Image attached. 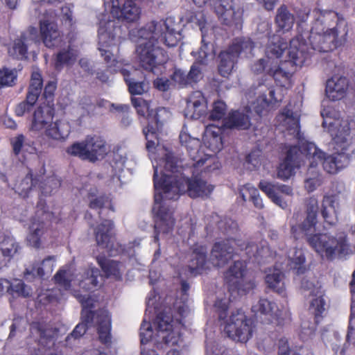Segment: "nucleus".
I'll use <instances>...</instances> for the list:
<instances>
[{
	"mask_svg": "<svg viewBox=\"0 0 355 355\" xmlns=\"http://www.w3.org/2000/svg\"><path fill=\"white\" fill-rule=\"evenodd\" d=\"M44 130V135L48 139L42 144L45 148L53 146V142L64 141L71 131L69 124L60 120L51 122Z\"/></svg>",
	"mask_w": 355,
	"mask_h": 355,
	"instance_id": "nucleus-15",
	"label": "nucleus"
},
{
	"mask_svg": "<svg viewBox=\"0 0 355 355\" xmlns=\"http://www.w3.org/2000/svg\"><path fill=\"white\" fill-rule=\"evenodd\" d=\"M348 88L349 80L346 77H332L327 81L325 92L330 100L339 101L346 96Z\"/></svg>",
	"mask_w": 355,
	"mask_h": 355,
	"instance_id": "nucleus-25",
	"label": "nucleus"
},
{
	"mask_svg": "<svg viewBox=\"0 0 355 355\" xmlns=\"http://www.w3.org/2000/svg\"><path fill=\"white\" fill-rule=\"evenodd\" d=\"M227 110L226 104L222 101H216L213 104V108L209 114V119L211 121L224 119Z\"/></svg>",
	"mask_w": 355,
	"mask_h": 355,
	"instance_id": "nucleus-58",
	"label": "nucleus"
},
{
	"mask_svg": "<svg viewBox=\"0 0 355 355\" xmlns=\"http://www.w3.org/2000/svg\"><path fill=\"white\" fill-rule=\"evenodd\" d=\"M40 32L42 42L47 48L54 47L60 40V33L58 24L52 19L40 20Z\"/></svg>",
	"mask_w": 355,
	"mask_h": 355,
	"instance_id": "nucleus-21",
	"label": "nucleus"
},
{
	"mask_svg": "<svg viewBox=\"0 0 355 355\" xmlns=\"http://www.w3.org/2000/svg\"><path fill=\"white\" fill-rule=\"evenodd\" d=\"M306 240L318 254L329 261L336 259H346L352 253L347 234L345 232H338L334 236L329 233H315Z\"/></svg>",
	"mask_w": 355,
	"mask_h": 355,
	"instance_id": "nucleus-4",
	"label": "nucleus"
},
{
	"mask_svg": "<svg viewBox=\"0 0 355 355\" xmlns=\"http://www.w3.org/2000/svg\"><path fill=\"white\" fill-rule=\"evenodd\" d=\"M97 332L99 340L103 344L111 343V318L109 312L105 309L96 311Z\"/></svg>",
	"mask_w": 355,
	"mask_h": 355,
	"instance_id": "nucleus-31",
	"label": "nucleus"
},
{
	"mask_svg": "<svg viewBox=\"0 0 355 355\" xmlns=\"http://www.w3.org/2000/svg\"><path fill=\"white\" fill-rule=\"evenodd\" d=\"M322 126L324 128H328V131L331 133V136L334 137L335 143L341 144V150H345L347 148V140L348 137L350 135L349 123L345 122L342 126V129L338 128L337 132H335L334 127L336 126V121L327 122V120H324L322 122Z\"/></svg>",
	"mask_w": 355,
	"mask_h": 355,
	"instance_id": "nucleus-35",
	"label": "nucleus"
},
{
	"mask_svg": "<svg viewBox=\"0 0 355 355\" xmlns=\"http://www.w3.org/2000/svg\"><path fill=\"white\" fill-rule=\"evenodd\" d=\"M337 202L335 195H325L323 197L320 213L324 222L329 225H334L338 221Z\"/></svg>",
	"mask_w": 355,
	"mask_h": 355,
	"instance_id": "nucleus-30",
	"label": "nucleus"
},
{
	"mask_svg": "<svg viewBox=\"0 0 355 355\" xmlns=\"http://www.w3.org/2000/svg\"><path fill=\"white\" fill-rule=\"evenodd\" d=\"M239 195L243 202L250 200L252 202L257 209H261L263 208V200L260 197L258 189L250 184H245L240 189Z\"/></svg>",
	"mask_w": 355,
	"mask_h": 355,
	"instance_id": "nucleus-46",
	"label": "nucleus"
},
{
	"mask_svg": "<svg viewBox=\"0 0 355 355\" xmlns=\"http://www.w3.org/2000/svg\"><path fill=\"white\" fill-rule=\"evenodd\" d=\"M284 275L277 269L268 273L265 277V282L267 287L279 295H284L286 291L284 282Z\"/></svg>",
	"mask_w": 355,
	"mask_h": 355,
	"instance_id": "nucleus-43",
	"label": "nucleus"
},
{
	"mask_svg": "<svg viewBox=\"0 0 355 355\" xmlns=\"http://www.w3.org/2000/svg\"><path fill=\"white\" fill-rule=\"evenodd\" d=\"M10 144L12 147V153L15 157H18L23 150L29 154H35L37 149L34 145V141L26 139L23 134H19L17 136L10 139Z\"/></svg>",
	"mask_w": 355,
	"mask_h": 355,
	"instance_id": "nucleus-40",
	"label": "nucleus"
},
{
	"mask_svg": "<svg viewBox=\"0 0 355 355\" xmlns=\"http://www.w3.org/2000/svg\"><path fill=\"white\" fill-rule=\"evenodd\" d=\"M17 73L15 69L3 67L0 69V87H12L15 85Z\"/></svg>",
	"mask_w": 355,
	"mask_h": 355,
	"instance_id": "nucleus-51",
	"label": "nucleus"
},
{
	"mask_svg": "<svg viewBox=\"0 0 355 355\" xmlns=\"http://www.w3.org/2000/svg\"><path fill=\"white\" fill-rule=\"evenodd\" d=\"M304 209L306 217L300 223L291 225V233L295 240L307 238L315 231L318 224V212L319 209L318 199L311 196L304 200Z\"/></svg>",
	"mask_w": 355,
	"mask_h": 355,
	"instance_id": "nucleus-11",
	"label": "nucleus"
},
{
	"mask_svg": "<svg viewBox=\"0 0 355 355\" xmlns=\"http://www.w3.org/2000/svg\"><path fill=\"white\" fill-rule=\"evenodd\" d=\"M21 246L12 236H0V270L7 267Z\"/></svg>",
	"mask_w": 355,
	"mask_h": 355,
	"instance_id": "nucleus-20",
	"label": "nucleus"
},
{
	"mask_svg": "<svg viewBox=\"0 0 355 355\" xmlns=\"http://www.w3.org/2000/svg\"><path fill=\"white\" fill-rule=\"evenodd\" d=\"M78 58V51L73 46L69 45L67 48L62 49L55 55L54 67L60 71L64 66L73 64Z\"/></svg>",
	"mask_w": 355,
	"mask_h": 355,
	"instance_id": "nucleus-42",
	"label": "nucleus"
},
{
	"mask_svg": "<svg viewBox=\"0 0 355 355\" xmlns=\"http://www.w3.org/2000/svg\"><path fill=\"white\" fill-rule=\"evenodd\" d=\"M296 147H290L286 152V155L283 162L279 164L277 170V177L282 180L289 179L293 174L295 168H300L298 159L295 157L297 150Z\"/></svg>",
	"mask_w": 355,
	"mask_h": 355,
	"instance_id": "nucleus-28",
	"label": "nucleus"
},
{
	"mask_svg": "<svg viewBox=\"0 0 355 355\" xmlns=\"http://www.w3.org/2000/svg\"><path fill=\"white\" fill-rule=\"evenodd\" d=\"M250 110L246 112L239 110H231L223 121V127L238 130H249L252 125Z\"/></svg>",
	"mask_w": 355,
	"mask_h": 355,
	"instance_id": "nucleus-22",
	"label": "nucleus"
},
{
	"mask_svg": "<svg viewBox=\"0 0 355 355\" xmlns=\"http://www.w3.org/2000/svg\"><path fill=\"white\" fill-rule=\"evenodd\" d=\"M155 190L154 196L155 204L153 211L155 214L157 220L155 221V242L159 243V235L162 234H168L172 231L175 220L172 217V212L168 207L163 204L164 199L170 200L166 198V194L162 190ZM176 200L177 199H173Z\"/></svg>",
	"mask_w": 355,
	"mask_h": 355,
	"instance_id": "nucleus-9",
	"label": "nucleus"
},
{
	"mask_svg": "<svg viewBox=\"0 0 355 355\" xmlns=\"http://www.w3.org/2000/svg\"><path fill=\"white\" fill-rule=\"evenodd\" d=\"M128 85L131 95H141L146 92V83L142 73L137 69L130 71L125 69L120 70Z\"/></svg>",
	"mask_w": 355,
	"mask_h": 355,
	"instance_id": "nucleus-26",
	"label": "nucleus"
},
{
	"mask_svg": "<svg viewBox=\"0 0 355 355\" xmlns=\"http://www.w3.org/2000/svg\"><path fill=\"white\" fill-rule=\"evenodd\" d=\"M233 242L222 240L216 242L211 251V257L218 267L225 266L234 255V248L232 246Z\"/></svg>",
	"mask_w": 355,
	"mask_h": 355,
	"instance_id": "nucleus-19",
	"label": "nucleus"
},
{
	"mask_svg": "<svg viewBox=\"0 0 355 355\" xmlns=\"http://www.w3.org/2000/svg\"><path fill=\"white\" fill-rule=\"evenodd\" d=\"M247 263L243 261H235L225 273V282L230 292L247 293L256 287L254 279L246 280L245 274Z\"/></svg>",
	"mask_w": 355,
	"mask_h": 355,
	"instance_id": "nucleus-8",
	"label": "nucleus"
},
{
	"mask_svg": "<svg viewBox=\"0 0 355 355\" xmlns=\"http://www.w3.org/2000/svg\"><path fill=\"white\" fill-rule=\"evenodd\" d=\"M89 207L92 209L99 210L98 216L100 218H103V211L105 209L112 212L114 211L112 200L106 195H101L92 198L89 201Z\"/></svg>",
	"mask_w": 355,
	"mask_h": 355,
	"instance_id": "nucleus-48",
	"label": "nucleus"
},
{
	"mask_svg": "<svg viewBox=\"0 0 355 355\" xmlns=\"http://www.w3.org/2000/svg\"><path fill=\"white\" fill-rule=\"evenodd\" d=\"M254 47V42L250 37L234 38L228 49L219 54V73L223 77H227L232 72L240 54H251Z\"/></svg>",
	"mask_w": 355,
	"mask_h": 355,
	"instance_id": "nucleus-6",
	"label": "nucleus"
},
{
	"mask_svg": "<svg viewBox=\"0 0 355 355\" xmlns=\"http://www.w3.org/2000/svg\"><path fill=\"white\" fill-rule=\"evenodd\" d=\"M275 308H277V306L275 302L266 298H261L258 303L252 306V310L255 313H260L263 315H272Z\"/></svg>",
	"mask_w": 355,
	"mask_h": 355,
	"instance_id": "nucleus-55",
	"label": "nucleus"
},
{
	"mask_svg": "<svg viewBox=\"0 0 355 355\" xmlns=\"http://www.w3.org/2000/svg\"><path fill=\"white\" fill-rule=\"evenodd\" d=\"M170 79L171 80L173 87L184 88L189 85L187 74L178 68L174 69L173 73L170 75Z\"/></svg>",
	"mask_w": 355,
	"mask_h": 355,
	"instance_id": "nucleus-56",
	"label": "nucleus"
},
{
	"mask_svg": "<svg viewBox=\"0 0 355 355\" xmlns=\"http://www.w3.org/2000/svg\"><path fill=\"white\" fill-rule=\"evenodd\" d=\"M29 229L27 242L32 247L39 248L41 245V239L47 230V225L44 220L33 217Z\"/></svg>",
	"mask_w": 355,
	"mask_h": 355,
	"instance_id": "nucleus-37",
	"label": "nucleus"
},
{
	"mask_svg": "<svg viewBox=\"0 0 355 355\" xmlns=\"http://www.w3.org/2000/svg\"><path fill=\"white\" fill-rule=\"evenodd\" d=\"M214 10L218 19L227 26L237 24L241 16L239 10H235L233 0H216Z\"/></svg>",
	"mask_w": 355,
	"mask_h": 355,
	"instance_id": "nucleus-16",
	"label": "nucleus"
},
{
	"mask_svg": "<svg viewBox=\"0 0 355 355\" xmlns=\"http://www.w3.org/2000/svg\"><path fill=\"white\" fill-rule=\"evenodd\" d=\"M112 12L116 15L118 19H123L127 21H135L139 18L140 8L137 6L132 0H127L124 2L122 8L112 6Z\"/></svg>",
	"mask_w": 355,
	"mask_h": 355,
	"instance_id": "nucleus-34",
	"label": "nucleus"
},
{
	"mask_svg": "<svg viewBox=\"0 0 355 355\" xmlns=\"http://www.w3.org/2000/svg\"><path fill=\"white\" fill-rule=\"evenodd\" d=\"M131 102L138 115L147 121V125L143 128L142 132L146 139V149L152 151L155 148L156 141H158V132L164 125L161 113L166 112V110L162 107L155 110L150 109L149 102L141 97H132Z\"/></svg>",
	"mask_w": 355,
	"mask_h": 355,
	"instance_id": "nucleus-5",
	"label": "nucleus"
},
{
	"mask_svg": "<svg viewBox=\"0 0 355 355\" xmlns=\"http://www.w3.org/2000/svg\"><path fill=\"white\" fill-rule=\"evenodd\" d=\"M267 73L272 76L276 85L279 87H286L291 83L292 73L284 70L282 66H279L275 70L270 69Z\"/></svg>",
	"mask_w": 355,
	"mask_h": 355,
	"instance_id": "nucleus-50",
	"label": "nucleus"
},
{
	"mask_svg": "<svg viewBox=\"0 0 355 355\" xmlns=\"http://www.w3.org/2000/svg\"><path fill=\"white\" fill-rule=\"evenodd\" d=\"M99 277H101L100 270L97 268L89 266L85 269L79 286L86 291H94L100 286Z\"/></svg>",
	"mask_w": 355,
	"mask_h": 355,
	"instance_id": "nucleus-41",
	"label": "nucleus"
},
{
	"mask_svg": "<svg viewBox=\"0 0 355 355\" xmlns=\"http://www.w3.org/2000/svg\"><path fill=\"white\" fill-rule=\"evenodd\" d=\"M179 24L171 17L159 21H152L138 31V35L147 41L137 47L139 66L149 72L166 62L168 54L158 46L162 42L168 47L178 44L181 40Z\"/></svg>",
	"mask_w": 355,
	"mask_h": 355,
	"instance_id": "nucleus-2",
	"label": "nucleus"
},
{
	"mask_svg": "<svg viewBox=\"0 0 355 355\" xmlns=\"http://www.w3.org/2000/svg\"><path fill=\"white\" fill-rule=\"evenodd\" d=\"M261 152L259 150H252L245 157V162L248 169L250 171L256 170L261 164Z\"/></svg>",
	"mask_w": 355,
	"mask_h": 355,
	"instance_id": "nucleus-61",
	"label": "nucleus"
},
{
	"mask_svg": "<svg viewBox=\"0 0 355 355\" xmlns=\"http://www.w3.org/2000/svg\"><path fill=\"white\" fill-rule=\"evenodd\" d=\"M114 223L110 220H103L94 230V234L97 245L103 248H110L111 241L110 232Z\"/></svg>",
	"mask_w": 355,
	"mask_h": 355,
	"instance_id": "nucleus-39",
	"label": "nucleus"
},
{
	"mask_svg": "<svg viewBox=\"0 0 355 355\" xmlns=\"http://www.w3.org/2000/svg\"><path fill=\"white\" fill-rule=\"evenodd\" d=\"M88 161L96 162L102 159L107 153L106 142L98 136H87L85 138Z\"/></svg>",
	"mask_w": 355,
	"mask_h": 355,
	"instance_id": "nucleus-27",
	"label": "nucleus"
},
{
	"mask_svg": "<svg viewBox=\"0 0 355 355\" xmlns=\"http://www.w3.org/2000/svg\"><path fill=\"white\" fill-rule=\"evenodd\" d=\"M187 74V79L189 82V85L196 84L200 81L202 78V69L199 62H194Z\"/></svg>",
	"mask_w": 355,
	"mask_h": 355,
	"instance_id": "nucleus-63",
	"label": "nucleus"
},
{
	"mask_svg": "<svg viewBox=\"0 0 355 355\" xmlns=\"http://www.w3.org/2000/svg\"><path fill=\"white\" fill-rule=\"evenodd\" d=\"M277 118L280 123L286 126L288 130H296L300 128L299 119L294 116L293 110L288 107L283 108Z\"/></svg>",
	"mask_w": 355,
	"mask_h": 355,
	"instance_id": "nucleus-49",
	"label": "nucleus"
},
{
	"mask_svg": "<svg viewBox=\"0 0 355 355\" xmlns=\"http://www.w3.org/2000/svg\"><path fill=\"white\" fill-rule=\"evenodd\" d=\"M340 154L332 155L325 157L322 160V166L324 171L328 173L334 174L338 172L340 168H341L340 162L338 160V157Z\"/></svg>",
	"mask_w": 355,
	"mask_h": 355,
	"instance_id": "nucleus-54",
	"label": "nucleus"
},
{
	"mask_svg": "<svg viewBox=\"0 0 355 355\" xmlns=\"http://www.w3.org/2000/svg\"><path fill=\"white\" fill-rule=\"evenodd\" d=\"M37 30L35 27L30 26L26 32L22 33L20 36L15 39L13 46L9 49V53L17 58L24 59L28 57V36L35 35Z\"/></svg>",
	"mask_w": 355,
	"mask_h": 355,
	"instance_id": "nucleus-29",
	"label": "nucleus"
},
{
	"mask_svg": "<svg viewBox=\"0 0 355 355\" xmlns=\"http://www.w3.org/2000/svg\"><path fill=\"white\" fill-rule=\"evenodd\" d=\"M315 21L306 41L302 35H298L290 40L288 49L289 61L283 65L302 64L307 58L315 52L327 53L337 47L338 26L344 22L338 13L334 10H313Z\"/></svg>",
	"mask_w": 355,
	"mask_h": 355,
	"instance_id": "nucleus-1",
	"label": "nucleus"
},
{
	"mask_svg": "<svg viewBox=\"0 0 355 355\" xmlns=\"http://www.w3.org/2000/svg\"><path fill=\"white\" fill-rule=\"evenodd\" d=\"M325 300L322 296L314 298L310 304V309L313 310V314L315 316V322L318 324L320 321V318H322V314L324 311Z\"/></svg>",
	"mask_w": 355,
	"mask_h": 355,
	"instance_id": "nucleus-57",
	"label": "nucleus"
},
{
	"mask_svg": "<svg viewBox=\"0 0 355 355\" xmlns=\"http://www.w3.org/2000/svg\"><path fill=\"white\" fill-rule=\"evenodd\" d=\"M26 284L20 281L15 284H11L9 282L7 287V293L10 295L12 297H28L29 296L28 292L26 291Z\"/></svg>",
	"mask_w": 355,
	"mask_h": 355,
	"instance_id": "nucleus-59",
	"label": "nucleus"
},
{
	"mask_svg": "<svg viewBox=\"0 0 355 355\" xmlns=\"http://www.w3.org/2000/svg\"><path fill=\"white\" fill-rule=\"evenodd\" d=\"M98 50L101 52V57L103 58V60L107 64V67L110 71L116 72L117 70L115 69V67L118 63V61L114 58L113 53L110 50L103 49V46H100Z\"/></svg>",
	"mask_w": 355,
	"mask_h": 355,
	"instance_id": "nucleus-64",
	"label": "nucleus"
},
{
	"mask_svg": "<svg viewBox=\"0 0 355 355\" xmlns=\"http://www.w3.org/2000/svg\"><path fill=\"white\" fill-rule=\"evenodd\" d=\"M259 188L277 205L284 209L288 205L284 199L285 196H292L291 187L281 184H272L270 182L261 180Z\"/></svg>",
	"mask_w": 355,
	"mask_h": 355,
	"instance_id": "nucleus-13",
	"label": "nucleus"
},
{
	"mask_svg": "<svg viewBox=\"0 0 355 355\" xmlns=\"http://www.w3.org/2000/svg\"><path fill=\"white\" fill-rule=\"evenodd\" d=\"M66 152L71 156L78 157L82 160H88L85 139L74 142L67 148Z\"/></svg>",
	"mask_w": 355,
	"mask_h": 355,
	"instance_id": "nucleus-53",
	"label": "nucleus"
},
{
	"mask_svg": "<svg viewBox=\"0 0 355 355\" xmlns=\"http://www.w3.org/2000/svg\"><path fill=\"white\" fill-rule=\"evenodd\" d=\"M207 248L202 245H196L191 253L189 268L191 273L201 274L207 263Z\"/></svg>",
	"mask_w": 355,
	"mask_h": 355,
	"instance_id": "nucleus-36",
	"label": "nucleus"
},
{
	"mask_svg": "<svg viewBox=\"0 0 355 355\" xmlns=\"http://www.w3.org/2000/svg\"><path fill=\"white\" fill-rule=\"evenodd\" d=\"M254 327L252 320L238 309L227 320L224 331L233 340L245 343L252 336Z\"/></svg>",
	"mask_w": 355,
	"mask_h": 355,
	"instance_id": "nucleus-7",
	"label": "nucleus"
},
{
	"mask_svg": "<svg viewBox=\"0 0 355 355\" xmlns=\"http://www.w3.org/2000/svg\"><path fill=\"white\" fill-rule=\"evenodd\" d=\"M296 147L297 152L295 157L299 160L301 155L307 159L311 168H315L319 162H322L324 158V153L319 149L314 143L308 141H302L299 146H292Z\"/></svg>",
	"mask_w": 355,
	"mask_h": 355,
	"instance_id": "nucleus-24",
	"label": "nucleus"
},
{
	"mask_svg": "<svg viewBox=\"0 0 355 355\" xmlns=\"http://www.w3.org/2000/svg\"><path fill=\"white\" fill-rule=\"evenodd\" d=\"M275 89L271 88L268 89L269 98H268L266 94H263L257 97L256 101L257 105L254 107V110L259 116L262 115L263 112L268 108L273 107L278 103V100L275 97Z\"/></svg>",
	"mask_w": 355,
	"mask_h": 355,
	"instance_id": "nucleus-47",
	"label": "nucleus"
},
{
	"mask_svg": "<svg viewBox=\"0 0 355 355\" xmlns=\"http://www.w3.org/2000/svg\"><path fill=\"white\" fill-rule=\"evenodd\" d=\"M185 116L192 119H199L206 113L207 102L200 91L192 92L187 98Z\"/></svg>",
	"mask_w": 355,
	"mask_h": 355,
	"instance_id": "nucleus-17",
	"label": "nucleus"
},
{
	"mask_svg": "<svg viewBox=\"0 0 355 355\" xmlns=\"http://www.w3.org/2000/svg\"><path fill=\"white\" fill-rule=\"evenodd\" d=\"M221 133V128L214 125L206 128L205 143L213 153L219 152L223 148Z\"/></svg>",
	"mask_w": 355,
	"mask_h": 355,
	"instance_id": "nucleus-38",
	"label": "nucleus"
},
{
	"mask_svg": "<svg viewBox=\"0 0 355 355\" xmlns=\"http://www.w3.org/2000/svg\"><path fill=\"white\" fill-rule=\"evenodd\" d=\"M218 234L223 236L224 240L232 241L241 250H245L249 257H258L259 255L257 245L252 241L245 243L239 239L240 229L236 221L230 218L225 217L217 223Z\"/></svg>",
	"mask_w": 355,
	"mask_h": 355,
	"instance_id": "nucleus-10",
	"label": "nucleus"
},
{
	"mask_svg": "<svg viewBox=\"0 0 355 355\" xmlns=\"http://www.w3.org/2000/svg\"><path fill=\"white\" fill-rule=\"evenodd\" d=\"M30 334L41 344H47L53 340L58 329L45 321H33L30 324Z\"/></svg>",
	"mask_w": 355,
	"mask_h": 355,
	"instance_id": "nucleus-23",
	"label": "nucleus"
},
{
	"mask_svg": "<svg viewBox=\"0 0 355 355\" xmlns=\"http://www.w3.org/2000/svg\"><path fill=\"white\" fill-rule=\"evenodd\" d=\"M295 21V18L285 5L281 6L277 11L275 23L279 31L286 32L290 31Z\"/></svg>",
	"mask_w": 355,
	"mask_h": 355,
	"instance_id": "nucleus-44",
	"label": "nucleus"
},
{
	"mask_svg": "<svg viewBox=\"0 0 355 355\" xmlns=\"http://www.w3.org/2000/svg\"><path fill=\"white\" fill-rule=\"evenodd\" d=\"M230 302L226 299H217L214 304L215 311L218 315L219 320L227 318Z\"/></svg>",
	"mask_w": 355,
	"mask_h": 355,
	"instance_id": "nucleus-62",
	"label": "nucleus"
},
{
	"mask_svg": "<svg viewBox=\"0 0 355 355\" xmlns=\"http://www.w3.org/2000/svg\"><path fill=\"white\" fill-rule=\"evenodd\" d=\"M46 173L45 164H42L39 173L34 174L33 170L28 168V173L24 178L17 180L15 184L14 189L23 198L28 196L31 191L38 187L44 195L51 193V191H46L43 184L44 176Z\"/></svg>",
	"mask_w": 355,
	"mask_h": 355,
	"instance_id": "nucleus-12",
	"label": "nucleus"
},
{
	"mask_svg": "<svg viewBox=\"0 0 355 355\" xmlns=\"http://www.w3.org/2000/svg\"><path fill=\"white\" fill-rule=\"evenodd\" d=\"M55 115L53 105L43 103L38 106L33 113L31 129L33 131H41L53 121Z\"/></svg>",
	"mask_w": 355,
	"mask_h": 355,
	"instance_id": "nucleus-18",
	"label": "nucleus"
},
{
	"mask_svg": "<svg viewBox=\"0 0 355 355\" xmlns=\"http://www.w3.org/2000/svg\"><path fill=\"white\" fill-rule=\"evenodd\" d=\"M173 317L170 311H162L157 314L155 319L157 330L166 332L163 336L164 343L168 345H177L180 338L179 333L173 331Z\"/></svg>",
	"mask_w": 355,
	"mask_h": 355,
	"instance_id": "nucleus-14",
	"label": "nucleus"
},
{
	"mask_svg": "<svg viewBox=\"0 0 355 355\" xmlns=\"http://www.w3.org/2000/svg\"><path fill=\"white\" fill-rule=\"evenodd\" d=\"M270 33L268 31L266 33L268 41L266 47V55L268 59L279 58L288 49V42L278 35H269Z\"/></svg>",
	"mask_w": 355,
	"mask_h": 355,
	"instance_id": "nucleus-32",
	"label": "nucleus"
},
{
	"mask_svg": "<svg viewBox=\"0 0 355 355\" xmlns=\"http://www.w3.org/2000/svg\"><path fill=\"white\" fill-rule=\"evenodd\" d=\"M180 142L187 149L189 155L192 157L198 151L199 140L191 137L189 134L181 132L179 136Z\"/></svg>",
	"mask_w": 355,
	"mask_h": 355,
	"instance_id": "nucleus-52",
	"label": "nucleus"
},
{
	"mask_svg": "<svg viewBox=\"0 0 355 355\" xmlns=\"http://www.w3.org/2000/svg\"><path fill=\"white\" fill-rule=\"evenodd\" d=\"M97 262L107 277H113L116 280H121L125 270L124 264L119 261L108 259L105 257L97 258Z\"/></svg>",
	"mask_w": 355,
	"mask_h": 355,
	"instance_id": "nucleus-33",
	"label": "nucleus"
},
{
	"mask_svg": "<svg viewBox=\"0 0 355 355\" xmlns=\"http://www.w3.org/2000/svg\"><path fill=\"white\" fill-rule=\"evenodd\" d=\"M52 259V257H47L41 263H34L30 268H26L24 272L26 278L28 279V275L42 278L45 275V270L47 272H51L53 270Z\"/></svg>",
	"mask_w": 355,
	"mask_h": 355,
	"instance_id": "nucleus-45",
	"label": "nucleus"
},
{
	"mask_svg": "<svg viewBox=\"0 0 355 355\" xmlns=\"http://www.w3.org/2000/svg\"><path fill=\"white\" fill-rule=\"evenodd\" d=\"M153 335V330L149 322L143 320L140 327V340L141 346H144L150 341Z\"/></svg>",
	"mask_w": 355,
	"mask_h": 355,
	"instance_id": "nucleus-60",
	"label": "nucleus"
},
{
	"mask_svg": "<svg viewBox=\"0 0 355 355\" xmlns=\"http://www.w3.org/2000/svg\"><path fill=\"white\" fill-rule=\"evenodd\" d=\"M157 167H154L153 184L156 190H162L169 199H178L182 193H187L191 198L209 197L214 186L209 183L202 174L185 176H173L162 174L157 179Z\"/></svg>",
	"mask_w": 355,
	"mask_h": 355,
	"instance_id": "nucleus-3",
	"label": "nucleus"
}]
</instances>
